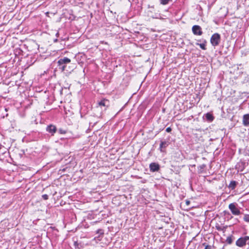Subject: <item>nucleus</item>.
Masks as SVG:
<instances>
[{
  "instance_id": "nucleus-1",
  "label": "nucleus",
  "mask_w": 249,
  "mask_h": 249,
  "mask_svg": "<svg viewBox=\"0 0 249 249\" xmlns=\"http://www.w3.org/2000/svg\"><path fill=\"white\" fill-rule=\"evenodd\" d=\"M57 63L59 69L68 72H71L76 68V64L71 63V60L66 57L60 59Z\"/></svg>"
},
{
  "instance_id": "nucleus-2",
  "label": "nucleus",
  "mask_w": 249,
  "mask_h": 249,
  "mask_svg": "<svg viewBox=\"0 0 249 249\" xmlns=\"http://www.w3.org/2000/svg\"><path fill=\"white\" fill-rule=\"evenodd\" d=\"M249 245V236H245L241 237L237 240L235 242L236 245L240 248H242L246 246V244Z\"/></svg>"
},
{
  "instance_id": "nucleus-3",
  "label": "nucleus",
  "mask_w": 249,
  "mask_h": 249,
  "mask_svg": "<svg viewBox=\"0 0 249 249\" xmlns=\"http://www.w3.org/2000/svg\"><path fill=\"white\" fill-rule=\"evenodd\" d=\"M229 209L233 215H239L241 214L240 211L238 208V204L236 202L230 204L229 205Z\"/></svg>"
},
{
  "instance_id": "nucleus-4",
  "label": "nucleus",
  "mask_w": 249,
  "mask_h": 249,
  "mask_svg": "<svg viewBox=\"0 0 249 249\" xmlns=\"http://www.w3.org/2000/svg\"><path fill=\"white\" fill-rule=\"evenodd\" d=\"M220 40V35L218 33H215L212 36L210 39V42L212 46L215 47L219 44Z\"/></svg>"
},
{
  "instance_id": "nucleus-5",
  "label": "nucleus",
  "mask_w": 249,
  "mask_h": 249,
  "mask_svg": "<svg viewBox=\"0 0 249 249\" xmlns=\"http://www.w3.org/2000/svg\"><path fill=\"white\" fill-rule=\"evenodd\" d=\"M192 32L195 35L201 36L203 34L201 27L197 25H194L192 28Z\"/></svg>"
},
{
  "instance_id": "nucleus-6",
  "label": "nucleus",
  "mask_w": 249,
  "mask_h": 249,
  "mask_svg": "<svg viewBox=\"0 0 249 249\" xmlns=\"http://www.w3.org/2000/svg\"><path fill=\"white\" fill-rule=\"evenodd\" d=\"M170 142L167 141H161L160 144L159 150L161 152H165V149L169 145Z\"/></svg>"
},
{
  "instance_id": "nucleus-7",
  "label": "nucleus",
  "mask_w": 249,
  "mask_h": 249,
  "mask_svg": "<svg viewBox=\"0 0 249 249\" xmlns=\"http://www.w3.org/2000/svg\"><path fill=\"white\" fill-rule=\"evenodd\" d=\"M150 171L152 172H158L160 169V165L156 162H152L149 164Z\"/></svg>"
},
{
  "instance_id": "nucleus-8",
  "label": "nucleus",
  "mask_w": 249,
  "mask_h": 249,
  "mask_svg": "<svg viewBox=\"0 0 249 249\" xmlns=\"http://www.w3.org/2000/svg\"><path fill=\"white\" fill-rule=\"evenodd\" d=\"M46 130L52 135H53L57 131V128L55 125L51 124L46 127Z\"/></svg>"
},
{
  "instance_id": "nucleus-9",
  "label": "nucleus",
  "mask_w": 249,
  "mask_h": 249,
  "mask_svg": "<svg viewBox=\"0 0 249 249\" xmlns=\"http://www.w3.org/2000/svg\"><path fill=\"white\" fill-rule=\"evenodd\" d=\"M99 106L100 107H105V109L109 106V101L107 99H103L98 103Z\"/></svg>"
},
{
  "instance_id": "nucleus-10",
  "label": "nucleus",
  "mask_w": 249,
  "mask_h": 249,
  "mask_svg": "<svg viewBox=\"0 0 249 249\" xmlns=\"http://www.w3.org/2000/svg\"><path fill=\"white\" fill-rule=\"evenodd\" d=\"M242 124L245 126H249V114H246L243 115Z\"/></svg>"
},
{
  "instance_id": "nucleus-11",
  "label": "nucleus",
  "mask_w": 249,
  "mask_h": 249,
  "mask_svg": "<svg viewBox=\"0 0 249 249\" xmlns=\"http://www.w3.org/2000/svg\"><path fill=\"white\" fill-rule=\"evenodd\" d=\"M204 116L205 117L206 121L209 122H213L214 118L213 115L210 112H208V113H207L206 114H205L204 115Z\"/></svg>"
},
{
  "instance_id": "nucleus-12",
  "label": "nucleus",
  "mask_w": 249,
  "mask_h": 249,
  "mask_svg": "<svg viewBox=\"0 0 249 249\" xmlns=\"http://www.w3.org/2000/svg\"><path fill=\"white\" fill-rule=\"evenodd\" d=\"M237 184H238V182L237 181H236L235 180H231L230 182V183L228 186V187L231 190H234L236 188Z\"/></svg>"
},
{
  "instance_id": "nucleus-13",
  "label": "nucleus",
  "mask_w": 249,
  "mask_h": 249,
  "mask_svg": "<svg viewBox=\"0 0 249 249\" xmlns=\"http://www.w3.org/2000/svg\"><path fill=\"white\" fill-rule=\"evenodd\" d=\"M206 44H207V43H204V42H202V43L196 42V45L197 46H199L200 47V48L201 49H202L203 50H206L207 49L206 47Z\"/></svg>"
},
{
  "instance_id": "nucleus-14",
  "label": "nucleus",
  "mask_w": 249,
  "mask_h": 249,
  "mask_svg": "<svg viewBox=\"0 0 249 249\" xmlns=\"http://www.w3.org/2000/svg\"><path fill=\"white\" fill-rule=\"evenodd\" d=\"M73 245L75 249H80L82 247L81 243H78L77 241H74Z\"/></svg>"
},
{
  "instance_id": "nucleus-15",
  "label": "nucleus",
  "mask_w": 249,
  "mask_h": 249,
  "mask_svg": "<svg viewBox=\"0 0 249 249\" xmlns=\"http://www.w3.org/2000/svg\"><path fill=\"white\" fill-rule=\"evenodd\" d=\"M232 237H233V236L232 235H231V236H228L227 238L226 242V243L228 244H232V243L233 242Z\"/></svg>"
},
{
  "instance_id": "nucleus-16",
  "label": "nucleus",
  "mask_w": 249,
  "mask_h": 249,
  "mask_svg": "<svg viewBox=\"0 0 249 249\" xmlns=\"http://www.w3.org/2000/svg\"><path fill=\"white\" fill-rule=\"evenodd\" d=\"M172 0H160V4L162 5H166L169 3V2H171Z\"/></svg>"
},
{
  "instance_id": "nucleus-17",
  "label": "nucleus",
  "mask_w": 249,
  "mask_h": 249,
  "mask_svg": "<svg viewBox=\"0 0 249 249\" xmlns=\"http://www.w3.org/2000/svg\"><path fill=\"white\" fill-rule=\"evenodd\" d=\"M96 232L97 234H99V237L100 235L103 236L104 235V230H102V229H99L97 230L96 231Z\"/></svg>"
},
{
  "instance_id": "nucleus-18",
  "label": "nucleus",
  "mask_w": 249,
  "mask_h": 249,
  "mask_svg": "<svg viewBox=\"0 0 249 249\" xmlns=\"http://www.w3.org/2000/svg\"><path fill=\"white\" fill-rule=\"evenodd\" d=\"M202 246L205 247L204 249H212V246L207 244L206 243H203Z\"/></svg>"
},
{
  "instance_id": "nucleus-19",
  "label": "nucleus",
  "mask_w": 249,
  "mask_h": 249,
  "mask_svg": "<svg viewBox=\"0 0 249 249\" xmlns=\"http://www.w3.org/2000/svg\"><path fill=\"white\" fill-rule=\"evenodd\" d=\"M244 220L246 222H249V214H246L244 215Z\"/></svg>"
},
{
  "instance_id": "nucleus-20",
  "label": "nucleus",
  "mask_w": 249,
  "mask_h": 249,
  "mask_svg": "<svg viewBox=\"0 0 249 249\" xmlns=\"http://www.w3.org/2000/svg\"><path fill=\"white\" fill-rule=\"evenodd\" d=\"M58 132L60 133V134H66V132H67V131L62 129V128H60L58 129Z\"/></svg>"
},
{
  "instance_id": "nucleus-21",
  "label": "nucleus",
  "mask_w": 249,
  "mask_h": 249,
  "mask_svg": "<svg viewBox=\"0 0 249 249\" xmlns=\"http://www.w3.org/2000/svg\"><path fill=\"white\" fill-rule=\"evenodd\" d=\"M196 42H198V43H202V42H204V43H207V41L206 39H204V38H201V39H197L196 40Z\"/></svg>"
},
{
  "instance_id": "nucleus-22",
  "label": "nucleus",
  "mask_w": 249,
  "mask_h": 249,
  "mask_svg": "<svg viewBox=\"0 0 249 249\" xmlns=\"http://www.w3.org/2000/svg\"><path fill=\"white\" fill-rule=\"evenodd\" d=\"M42 197L44 200H47L49 198L48 196L46 194L43 195Z\"/></svg>"
},
{
  "instance_id": "nucleus-23",
  "label": "nucleus",
  "mask_w": 249,
  "mask_h": 249,
  "mask_svg": "<svg viewBox=\"0 0 249 249\" xmlns=\"http://www.w3.org/2000/svg\"><path fill=\"white\" fill-rule=\"evenodd\" d=\"M171 131H172V128H171L170 127H167V128L166 129V131L167 132L169 133V132H171Z\"/></svg>"
},
{
  "instance_id": "nucleus-24",
  "label": "nucleus",
  "mask_w": 249,
  "mask_h": 249,
  "mask_svg": "<svg viewBox=\"0 0 249 249\" xmlns=\"http://www.w3.org/2000/svg\"><path fill=\"white\" fill-rule=\"evenodd\" d=\"M150 8L151 9L150 10L148 11V12H151V13H152V10H154V6H151L150 7Z\"/></svg>"
},
{
  "instance_id": "nucleus-25",
  "label": "nucleus",
  "mask_w": 249,
  "mask_h": 249,
  "mask_svg": "<svg viewBox=\"0 0 249 249\" xmlns=\"http://www.w3.org/2000/svg\"><path fill=\"white\" fill-rule=\"evenodd\" d=\"M163 129H164V127H163V128H160V129H159V130L157 132V134H158L161 131H162Z\"/></svg>"
},
{
  "instance_id": "nucleus-26",
  "label": "nucleus",
  "mask_w": 249,
  "mask_h": 249,
  "mask_svg": "<svg viewBox=\"0 0 249 249\" xmlns=\"http://www.w3.org/2000/svg\"><path fill=\"white\" fill-rule=\"evenodd\" d=\"M190 203V201H189V200H186V204L187 205H189Z\"/></svg>"
},
{
  "instance_id": "nucleus-27",
  "label": "nucleus",
  "mask_w": 249,
  "mask_h": 249,
  "mask_svg": "<svg viewBox=\"0 0 249 249\" xmlns=\"http://www.w3.org/2000/svg\"><path fill=\"white\" fill-rule=\"evenodd\" d=\"M223 213H225V214H230L229 213L226 211H224Z\"/></svg>"
},
{
  "instance_id": "nucleus-28",
  "label": "nucleus",
  "mask_w": 249,
  "mask_h": 249,
  "mask_svg": "<svg viewBox=\"0 0 249 249\" xmlns=\"http://www.w3.org/2000/svg\"><path fill=\"white\" fill-rule=\"evenodd\" d=\"M57 39H55L54 40V42H57Z\"/></svg>"
},
{
  "instance_id": "nucleus-29",
  "label": "nucleus",
  "mask_w": 249,
  "mask_h": 249,
  "mask_svg": "<svg viewBox=\"0 0 249 249\" xmlns=\"http://www.w3.org/2000/svg\"><path fill=\"white\" fill-rule=\"evenodd\" d=\"M150 16L152 17H154L153 15H149Z\"/></svg>"
},
{
  "instance_id": "nucleus-30",
  "label": "nucleus",
  "mask_w": 249,
  "mask_h": 249,
  "mask_svg": "<svg viewBox=\"0 0 249 249\" xmlns=\"http://www.w3.org/2000/svg\"><path fill=\"white\" fill-rule=\"evenodd\" d=\"M58 35V33H57L56 34V36H57Z\"/></svg>"
}]
</instances>
